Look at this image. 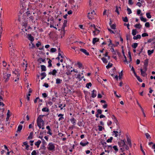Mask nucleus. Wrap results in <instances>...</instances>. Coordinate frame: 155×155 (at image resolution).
Returning a JSON list of instances; mask_svg holds the SVG:
<instances>
[{"mask_svg":"<svg viewBox=\"0 0 155 155\" xmlns=\"http://www.w3.org/2000/svg\"><path fill=\"white\" fill-rule=\"evenodd\" d=\"M33 134V132H31L29 134V135L28 137V139H32Z\"/></svg>","mask_w":155,"mask_h":155,"instance_id":"393cba45","label":"nucleus"},{"mask_svg":"<svg viewBox=\"0 0 155 155\" xmlns=\"http://www.w3.org/2000/svg\"><path fill=\"white\" fill-rule=\"evenodd\" d=\"M140 150H141V151H142V153L143 154V155H145V153L143 149L142 144H140Z\"/></svg>","mask_w":155,"mask_h":155,"instance_id":"a19ab883","label":"nucleus"},{"mask_svg":"<svg viewBox=\"0 0 155 155\" xmlns=\"http://www.w3.org/2000/svg\"><path fill=\"white\" fill-rule=\"evenodd\" d=\"M123 75V71H121L120 73L119 74V79H120L121 78V77Z\"/></svg>","mask_w":155,"mask_h":155,"instance_id":"5fc2aeb1","label":"nucleus"},{"mask_svg":"<svg viewBox=\"0 0 155 155\" xmlns=\"http://www.w3.org/2000/svg\"><path fill=\"white\" fill-rule=\"evenodd\" d=\"M80 51L84 53L86 55L88 56L89 55V53L86 50L83 49V48H80Z\"/></svg>","mask_w":155,"mask_h":155,"instance_id":"423d86ee","label":"nucleus"},{"mask_svg":"<svg viewBox=\"0 0 155 155\" xmlns=\"http://www.w3.org/2000/svg\"><path fill=\"white\" fill-rule=\"evenodd\" d=\"M38 61L39 63H41V62H40V61H42V62H45V59H43L41 58H39L37 60Z\"/></svg>","mask_w":155,"mask_h":155,"instance_id":"6ab92c4d","label":"nucleus"},{"mask_svg":"<svg viewBox=\"0 0 155 155\" xmlns=\"http://www.w3.org/2000/svg\"><path fill=\"white\" fill-rule=\"evenodd\" d=\"M128 54L129 57V63H130V62H131L132 61V57H131V52H130V51H128Z\"/></svg>","mask_w":155,"mask_h":155,"instance_id":"4be33fe9","label":"nucleus"},{"mask_svg":"<svg viewBox=\"0 0 155 155\" xmlns=\"http://www.w3.org/2000/svg\"><path fill=\"white\" fill-rule=\"evenodd\" d=\"M28 39L30 40L31 41H33L34 40V38L31 36V35L30 34H28Z\"/></svg>","mask_w":155,"mask_h":155,"instance_id":"4468645a","label":"nucleus"},{"mask_svg":"<svg viewBox=\"0 0 155 155\" xmlns=\"http://www.w3.org/2000/svg\"><path fill=\"white\" fill-rule=\"evenodd\" d=\"M41 143V141L40 140H38L37 142H35V144L36 146H37V147H38Z\"/></svg>","mask_w":155,"mask_h":155,"instance_id":"f3484780","label":"nucleus"},{"mask_svg":"<svg viewBox=\"0 0 155 155\" xmlns=\"http://www.w3.org/2000/svg\"><path fill=\"white\" fill-rule=\"evenodd\" d=\"M46 128L48 130V131H47V133L51 135L52 134L51 132V130L50 128V126H48L46 127Z\"/></svg>","mask_w":155,"mask_h":155,"instance_id":"1a4fd4ad","label":"nucleus"},{"mask_svg":"<svg viewBox=\"0 0 155 155\" xmlns=\"http://www.w3.org/2000/svg\"><path fill=\"white\" fill-rule=\"evenodd\" d=\"M113 64L112 63H109L108 65L106 66V68L107 69H109L112 66Z\"/></svg>","mask_w":155,"mask_h":155,"instance_id":"7c9ffc66","label":"nucleus"},{"mask_svg":"<svg viewBox=\"0 0 155 155\" xmlns=\"http://www.w3.org/2000/svg\"><path fill=\"white\" fill-rule=\"evenodd\" d=\"M140 70L141 75L143 77H145V75L144 74L145 73L146 71H143V69H142V68L140 69Z\"/></svg>","mask_w":155,"mask_h":155,"instance_id":"bb28decb","label":"nucleus"},{"mask_svg":"<svg viewBox=\"0 0 155 155\" xmlns=\"http://www.w3.org/2000/svg\"><path fill=\"white\" fill-rule=\"evenodd\" d=\"M101 59L104 63H106L108 62L106 59L104 57L102 58Z\"/></svg>","mask_w":155,"mask_h":155,"instance_id":"ea45409f","label":"nucleus"},{"mask_svg":"<svg viewBox=\"0 0 155 155\" xmlns=\"http://www.w3.org/2000/svg\"><path fill=\"white\" fill-rule=\"evenodd\" d=\"M91 92V97L93 98L95 97L97 95V92L96 90H94L93 91H92Z\"/></svg>","mask_w":155,"mask_h":155,"instance_id":"6e6552de","label":"nucleus"},{"mask_svg":"<svg viewBox=\"0 0 155 155\" xmlns=\"http://www.w3.org/2000/svg\"><path fill=\"white\" fill-rule=\"evenodd\" d=\"M90 27H93L94 29H95V30L97 31V34H99V32H100V31H99L97 28H96L94 24H93L91 25H90Z\"/></svg>","mask_w":155,"mask_h":155,"instance_id":"ddd939ff","label":"nucleus"},{"mask_svg":"<svg viewBox=\"0 0 155 155\" xmlns=\"http://www.w3.org/2000/svg\"><path fill=\"white\" fill-rule=\"evenodd\" d=\"M137 45L138 44L137 43H134V44L131 45V46L133 48H136L137 47Z\"/></svg>","mask_w":155,"mask_h":155,"instance_id":"c85d7f7f","label":"nucleus"},{"mask_svg":"<svg viewBox=\"0 0 155 155\" xmlns=\"http://www.w3.org/2000/svg\"><path fill=\"white\" fill-rule=\"evenodd\" d=\"M148 59H147L144 62V65H147L148 66Z\"/></svg>","mask_w":155,"mask_h":155,"instance_id":"58836bf2","label":"nucleus"},{"mask_svg":"<svg viewBox=\"0 0 155 155\" xmlns=\"http://www.w3.org/2000/svg\"><path fill=\"white\" fill-rule=\"evenodd\" d=\"M148 36V34L147 33H143L142 34V36L143 37H145L146 36Z\"/></svg>","mask_w":155,"mask_h":155,"instance_id":"864d4df0","label":"nucleus"},{"mask_svg":"<svg viewBox=\"0 0 155 155\" xmlns=\"http://www.w3.org/2000/svg\"><path fill=\"white\" fill-rule=\"evenodd\" d=\"M137 104L138 105V106H139V107H140L141 110L142 111H143V110H144L142 108V107L141 106V105L139 104V102H138V101H137Z\"/></svg>","mask_w":155,"mask_h":155,"instance_id":"4d7b16f0","label":"nucleus"},{"mask_svg":"<svg viewBox=\"0 0 155 155\" xmlns=\"http://www.w3.org/2000/svg\"><path fill=\"white\" fill-rule=\"evenodd\" d=\"M44 116V115H39L38 117L37 120V125L39 127V129H40L41 127V124L42 122H43V120H42V117Z\"/></svg>","mask_w":155,"mask_h":155,"instance_id":"f257e3e1","label":"nucleus"},{"mask_svg":"<svg viewBox=\"0 0 155 155\" xmlns=\"http://www.w3.org/2000/svg\"><path fill=\"white\" fill-rule=\"evenodd\" d=\"M145 26L146 27H149L150 26V24L149 22H147L145 23Z\"/></svg>","mask_w":155,"mask_h":155,"instance_id":"13d9d810","label":"nucleus"},{"mask_svg":"<svg viewBox=\"0 0 155 155\" xmlns=\"http://www.w3.org/2000/svg\"><path fill=\"white\" fill-rule=\"evenodd\" d=\"M113 132L114 133L115 137H117L118 136V132L116 131H113Z\"/></svg>","mask_w":155,"mask_h":155,"instance_id":"e2e57ef3","label":"nucleus"},{"mask_svg":"<svg viewBox=\"0 0 155 155\" xmlns=\"http://www.w3.org/2000/svg\"><path fill=\"white\" fill-rule=\"evenodd\" d=\"M41 71H46V68L45 65H41Z\"/></svg>","mask_w":155,"mask_h":155,"instance_id":"dca6fc26","label":"nucleus"},{"mask_svg":"<svg viewBox=\"0 0 155 155\" xmlns=\"http://www.w3.org/2000/svg\"><path fill=\"white\" fill-rule=\"evenodd\" d=\"M31 155H37V153H36L35 150H33L32 152L31 153Z\"/></svg>","mask_w":155,"mask_h":155,"instance_id":"774afa93","label":"nucleus"},{"mask_svg":"<svg viewBox=\"0 0 155 155\" xmlns=\"http://www.w3.org/2000/svg\"><path fill=\"white\" fill-rule=\"evenodd\" d=\"M11 76L10 74H5L3 75L4 78L5 79V82L8 81L9 79V78Z\"/></svg>","mask_w":155,"mask_h":155,"instance_id":"7ed1b4c3","label":"nucleus"},{"mask_svg":"<svg viewBox=\"0 0 155 155\" xmlns=\"http://www.w3.org/2000/svg\"><path fill=\"white\" fill-rule=\"evenodd\" d=\"M113 139V138L112 137H111L110 138L107 139V143H111L112 142V140Z\"/></svg>","mask_w":155,"mask_h":155,"instance_id":"37998d69","label":"nucleus"},{"mask_svg":"<svg viewBox=\"0 0 155 155\" xmlns=\"http://www.w3.org/2000/svg\"><path fill=\"white\" fill-rule=\"evenodd\" d=\"M154 51V50H148L147 51V53L148 55H151L153 53Z\"/></svg>","mask_w":155,"mask_h":155,"instance_id":"cd10ccee","label":"nucleus"},{"mask_svg":"<svg viewBox=\"0 0 155 155\" xmlns=\"http://www.w3.org/2000/svg\"><path fill=\"white\" fill-rule=\"evenodd\" d=\"M70 121L74 125H75L76 124L75 121L76 120L75 119L74 117H72V118L70 119Z\"/></svg>","mask_w":155,"mask_h":155,"instance_id":"412c9836","label":"nucleus"},{"mask_svg":"<svg viewBox=\"0 0 155 155\" xmlns=\"http://www.w3.org/2000/svg\"><path fill=\"white\" fill-rule=\"evenodd\" d=\"M127 10L128 11V14H130L132 13V11L128 7L127 8Z\"/></svg>","mask_w":155,"mask_h":155,"instance_id":"3c124183","label":"nucleus"},{"mask_svg":"<svg viewBox=\"0 0 155 155\" xmlns=\"http://www.w3.org/2000/svg\"><path fill=\"white\" fill-rule=\"evenodd\" d=\"M57 51L56 49L55 48H52L50 50V52L53 53Z\"/></svg>","mask_w":155,"mask_h":155,"instance_id":"8fccbe9b","label":"nucleus"},{"mask_svg":"<svg viewBox=\"0 0 155 155\" xmlns=\"http://www.w3.org/2000/svg\"><path fill=\"white\" fill-rule=\"evenodd\" d=\"M147 66L144 65L143 69L144 70L143 71H146L147 70Z\"/></svg>","mask_w":155,"mask_h":155,"instance_id":"bf43d9fd","label":"nucleus"},{"mask_svg":"<svg viewBox=\"0 0 155 155\" xmlns=\"http://www.w3.org/2000/svg\"><path fill=\"white\" fill-rule=\"evenodd\" d=\"M147 17L148 18H150L151 17V16L150 13H147L146 14Z\"/></svg>","mask_w":155,"mask_h":155,"instance_id":"de8ad7c7","label":"nucleus"},{"mask_svg":"<svg viewBox=\"0 0 155 155\" xmlns=\"http://www.w3.org/2000/svg\"><path fill=\"white\" fill-rule=\"evenodd\" d=\"M52 62L51 60V59H49V61L48 62V67L49 68L51 67H52V64L51 63V62Z\"/></svg>","mask_w":155,"mask_h":155,"instance_id":"4c0bfd02","label":"nucleus"},{"mask_svg":"<svg viewBox=\"0 0 155 155\" xmlns=\"http://www.w3.org/2000/svg\"><path fill=\"white\" fill-rule=\"evenodd\" d=\"M97 113L99 114H101L102 113V110L100 109H98L97 110Z\"/></svg>","mask_w":155,"mask_h":155,"instance_id":"680f3d73","label":"nucleus"},{"mask_svg":"<svg viewBox=\"0 0 155 155\" xmlns=\"http://www.w3.org/2000/svg\"><path fill=\"white\" fill-rule=\"evenodd\" d=\"M71 71H70V70H68V71H67V72H66V74L68 75H71Z\"/></svg>","mask_w":155,"mask_h":155,"instance_id":"338daca9","label":"nucleus"},{"mask_svg":"<svg viewBox=\"0 0 155 155\" xmlns=\"http://www.w3.org/2000/svg\"><path fill=\"white\" fill-rule=\"evenodd\" d=\"M126 138H127V141L128 143V144L129 145V146L130 147H131L132 146L131 140L129 138V137L127 135Z\"/></svg>","mask_w":155,"mask_h":155,"instance_id":"0eeeda50","label":"nucleus"},{"mask_svg":"<svg viewBox=\"0 0 155 155\" xmlns=\"http://www.w3.org/2000/svg\"><path fill=\"white\" fill-rule=\"evenodd\" d=\"M122 18L124 21L125 22H127L128 21V18L127 16L125 17L124 18L123 17Z\"/></svg>","mask_w":155,"mask_h":155,"instance_id":"2f4dec72","label":"nucleus"},{"mask_svg":"<svg viewBox=\"0 0 155 155\" xmlns=\"http://www.w3.org/2000/svg\"><path fill=\"white\" fill-rule=\"evenodd\" d=\"M118 144L120 146L124 147L126 145L125 140H121L120 142H118Z\"/></svg>","mask_w":155,"mask_h":155,"instance_id":"39448f33","label":"nucleus"},{"mask_svg":"<svg viewBox=\"0 0 155 155\" xmlns=\"http://www.w3.org/2000/svg\"><path fill=\"white\" fill-rule=\"evenodd\" d=\"M116 9L115 12H117L118 15H119L120 14V13L118 11V7L117 6H116Z\"/></svg>","mask_w":155,"mask_h":155,"instance_id":"6e6d98bb","label":"nucleus"},{"mask_svg":"<svg viewBox=\"0 0 155 155\" xmlns=\"http://www.w3.org/2000/svg\"><path fill=\"white\" fill-rule=\"evenodd\" d=\"M57 73L56 70L55 69H54L53 70L52 72H50L49 73V74L51 75L52 74L53 75L55 76L56 75V74Z\"/></svg>","mask_w":155,"mask_h":155,"instance_id":"9b49d317","label":"nucleus"},{"mask_svg":"<svg viewBox=\"0 0 155 155\" xmlns=\"http://www.w3.org/2000/svg\"><path fill=\"white\" fill-rule=\"evenodd\" d=\"M15 51L14 49H13L12 48H10V56L11 58H14L15 55Z\"/></svg>","mask_w":155,"mask_h":155,"instance_id":"20e7f679","label":"nucleus"},{"mask_svg":"<svg viewBox=\"0 0 155 155\" xmlns=\"http://www.w3.org/2000/svg\"><path fill=\"white\" fill-rule=\"evenodd\" d=\"M145 135L146 136V138L147 139H149V140H150V139H151V137L150 134L148 133H146L145 134Z\"/></svg>","mask_w":155,"mask_h":155,"instance_id":"c756f323","label":"nucleus"},{"mask_svg":"<svg viewBox=\"0 0 155 155\" xmlns=\"http://www.w3.org/2000/svg\"><path fill=\"white\" fill-rule=\"evenodd\" d=\"M48 146V150L52 151L54 150L55 146L54 144L51 143H49Z\"/></svg>","mask_w":155,"mask_h":155,"instance_id":"f03ea898","label":"nucleus"},{"mask_svg":"<svg viewBox=\"0 0 155 155\" xmlns=\"http://www.w3.org/2000/svg\"><path fill=\"white\" fill-rule=\"evenodd\" d=\"M141 13V11L140 9H138L137 10V14L138 15H142V13Z\"/></svg>","mask_w":155,"mask_h":155,"instance_id":"09e8293b","label":"nucleus"},{"mask_svg":"<svg viewBox=\"0 0 155 155\" xmlns=\"http://www.w3.org/2000/svg\"><path fill=\"white\" fill-rule=\"evenodd\" d=\"M89 144V142L88 141H87L85 143H83L82 142H81L80 143V144L83 147H84L86 145L88 144Z\"/></svg>","mask_w":155,"mask_h":155,"instance_id":"5701e85b","label":"nucleus"},{"mask_svg":"<svg viewBox=\"0 0 155 155\" xmlns=\"http://www.w3.org/2000/svg\"><path fill=\"white\" fill-rule=\"evenodd\" d=\"M67 20H64V21L63 26L62 27V29H64L65 27H66V26H67Z\"/></svg>","mask_w":155,"mask_h":155,"instance_id":"a211bd4d","label":"nucleus"},{"mask_svg":"<svg viewBox=\"0 0 155 155\" xmlns=\"http://www.w3.org/2000/svg\"><path fill=\"white\" fill-rule=\"evenodd\" d=\"M100 143H101V144L103 146V147H106L107 145H106V143L105 142H103L102 141H101L100 142Z\"/></svg>","mask_w":155,"mask_h":155,"instance_id":"72a5a7b5","label":"nucleus"},{"mask_svg":"<svg viewBox=\"0 0 155 155\" xmlns=\"http://www.w3.org/2000/svg\"><path fill=\"white\" fill-rule=\"evenodd\" d=\"M141 38V36L140 35H137L136 36H134L133 37V39L134 40H137L138 39H140Z\"/></svg>","mask_w":155,"mask_h":155,"instance_id":"aec40b11","label":"nucleus"},{"mask_svg":"<svg viewBox=\"0 0 155 155\" xmlns=\"http://www.w3.org/2000/svg\"><path fill=\"white\" fill-rule=\"evenodd\" d=\"M99 39L97 38H93L92 43L94 45L95 43L99 41Z\"/></svg>","mask_w":155,"mask_h":155,"instance_id":"f8f14e48","label":"nucleus"},{"mask_svg":"<svg viewBox=\"0 0 155 155\" xmlns=\"http://www.w3.org/2000/svg\"><path fill=\"white\" fill-rule=\"evenodd\" d=\"M134 27L136 28L140 29L142 27V25L140 24L139 23L135 25Z\"/></svg>","mask_w":155,"mask_h":155,"instance_id":"b1692460","label":"nucleus"},{"mask_svg":"<svg viewBox=\"0 0 155 155\" xmlns=\"http://www.w3.org/2000/svg\"><path fill=\"white\" fill-rule=\"evenodd\" d=\"M112 119L114 120V122L116 123V124L117 125L118 124V121L117 119V118H116V117H115V116L114 115H112Z\"/></svg>","mask_w":155,"mask_h":155,"instance_id":"9d476101","label":"nucleus"},{"mask_svg":"<svg viewBox=\"0 0 155 155\" xmlns=\"http://www.w3.org/2000/svg\"><path fill=\"white\" fill-rule=\"evenodd\" d=\"M27 26V23L26 21L23 22L22 23V26L25 27L26 28Z\"/></svg>","mask_w":155,"mask_h":155,"instance_id":"49530a36","label":"nucleus"},{"mask_svg":"<svg viewBox=\"0 0 155 155\" xmlns=\"http://www.w3.org/2000/svg\"><path fill=\"white\" fill-rule=\"evenodd\" d=\"M22 128V125H19L18 127L17 130L16 131L17 133L20 132Z\"/></svg>","mask_w":155,"mask_h":155,"instance_id":"2eb2a0df","label":"nucleus"},{"mask_svg":"<svg viewBox=\"0 0 155 155\" xmlns=\"http://www.w3.org/2000/svg\"><path fill=\"white\" fill-rule=\"evenodd\" d=\"M77 64L78 65V67L79 68H81L82 66V64L80 63V62H78Z\"/></svg>","mask_w":155,"mask_h":155,"instance_id":"603ef678","label":"nucleus"},{"mask_svg":"<svg viewBox=\"0 0 155 155\" xmlns=\"http://www.w3.org/2000/svg\"><path fill=\"white\" fill-rule=\"evenodd\" d=\"M137 33V30L136 29H133L132 31V34L133 36L136 35Z\"/></svg>","mask_w":155,"mask_h":155,"instance_id":"c9c22d12","label":"nucleus"},{"mask_svg":"<svg viewBox=\"0 0 155 155\" xmlns=\"http://www.w3.org/2000/svg\"><path fill=\"white\" fill-rule=\"evenodd\" d=\"M92 85L91 83V82L87 83L86 85V87L88 88H89V87H91Z\"/></svg>","mask_w":155,"mask_h":155,"instance_id":"79ce46f5","label":"nucleus"},{"mask_svg":"<svg viewBox=\"0 0 155 155\" xmlns=\"http://www.w3.org/2000/svg\"><path fill=\"white\" fill-rule=\"evenodd\" d=\"M41 75L43 77H45L46 76V74L45 72H44L43 73H41Z\"/></svg>","mask_w":155,"mask_h":155,"instance_id":"69168bd1","label":"nucleus"},{"mask_svg":"<svg viewBox=\"0 0 155 155\" xmlns=\"http://www.w3.org/2000/svg\"><path fill=\"white\" fill-rule=\"evenodd\" d=\"M46 149V147H45V144H43L42 145L40 148V149H42L45 150Z\"/></svg>","mask_w":155,"mask_h":155,"instance_id":"c03bdc74","label":"nucleus"},{"mask_svg":"<svg viewBox=\"0 0 155 155\" xmlns=\"http://www.w3.org/2000/svg\"><path fill=\"white\" fill-rule=\"evenodd\" d=\"M62 81V80L59 78H57L56 79V84H60L61 83Z\"/></svg>","mask_w":155,"mask_h":155,"instance_id":"a878e982","label":"nucleus"},{"mask_svg":"<svg viewBox=\"0 0 155 155\" xmlns=\"http://www.w3.org/2000/svg\"><path fill=\"white\" fill-rule=\"evenodd\" d=\"M42 111L43 112H48L49 111V109L47 107H44L42 108Z\"/></svg>","mask_w":155,"mask_h":155,"instance_id":"e433bc0d","label":"nucleus"},{"mask_svg":"<svg viewBox=\"0 0 155 155\" xmlns=\"http://www.w3.org/2000/svg\"><path fill=\"white\" fill-rule=\"evenodd\" d=\"M155 39V38H153L150 39H149L147 41V43H150L152 41H153Z\"/></svg>","mask_w":155,"mask_h":155,"instance_id":"052dcab7","label":"nucleus"},{"mask_svg":"<svg viewBox=\"0 0 155 155\" xmlns=\"http://www.w3.org/2000/svg\"><path fill=\"white\" fill-rule=\"evenodd\" d=\"M110 26L112 29H115L116 28V24H114Z\"/></svg>","mask_w":155,"mask_h":155,"instance_id":"f704fd0d","label":"nucleus"},{"mask_svg":"<svg viewBox=\"0 0 155 155\" xmlns=\"http://www.w3.org/2000/svg\"><path fill=\"white\" fill-rule=\"evenodd\" d=\"M140 18L141 20L143 22H146L147 21V19L142 16L140 17Z\"/></svg>","mask_w":155,"mask_h":155,"instance_id":"473e14b6","label":"nucleus"},{"mask_svg":"<svg viewBox=\"0 0 155 155\" xmlns=\"http://www.w3.org/2000/svg\"><path fill=\"white\" fill-rule=\"evenodd\" d=\"M113 148L116 152L118 151V149L117 148V147L116 146H114L113 147Z\"/></svg>","mask_w":155,"mask_h":155,"instance_id":"0e129e2a","label":"nucleus"},{"mask_svg":"<svg viewBox=\"0 0 155 155\" xmlns=\"http://www.w3.org/2000/svg\"><path fill=\"white\" fill-rule=\"evenodd\" d=\"M143 46H142L141 47V49H140V50H137V51H139V52L138 53V55L139 56L140 55V53L142 51H143Z\"/></svg>","mask_w":155,"mask_h":155,"instance_id":"a18cd8bd","label":"nucleus"}]
</instances>
